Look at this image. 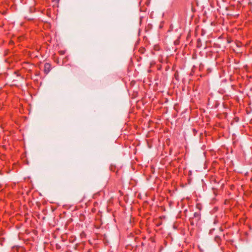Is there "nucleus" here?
<instances>
[{
    "label": "nucleus",
    "mask_w": 252,
    "mask_h": 252,
    "mask_svg": "<svg viewBox=\"0 0 252 252\" xmlns=\"http://www.w3.org/2000/svg\"><path fill=\"white\" fill-rule=\"evenodd\" d=\"M215 241L217 242H218L220 240V237H219L218 236H216L215 237Z\"/></svg>",
    "instance_id": "obj_2"
},
{
    "label": "nucleus",
    "mask_w": 252,
    "mask_h": 252,
    "mask_svg": "<svg viewBox=\"0 0 252 252\" xmlns=\"http://www.w3.org/2000/svg\"><path fill=\"white\" fill-rule=\"evenodd\" d=\"M49 67H50V64H49L46 63L45 64V71L47 73L49 71Z\"/></svg>",
    "instance_id": "obj_1"
}]
</instances>
